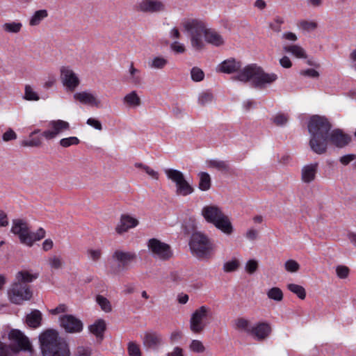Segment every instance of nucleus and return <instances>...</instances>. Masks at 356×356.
Here are the masks:
<instances>
[{
    "mask_svg": "<svg viewBox=\"0 0 356 356\" xmlns=\"http://www.w3.org/2000/svg\"><path fill=\"white\" fill-rule=\"evenodd\" d=\"M234 79L243 82L252 81L255 87L262 88L275 81L277 76L266 73L261 67L253 64L244 67Z\"/></svg>",
    "mask_w": 356,
    "mask_h": 356,
    "instance_id": "nucleus-5",
    "label": "nucleus"
},
{
    "mask_svg": "<svg viewBox=\"0 0 356 356\" xmlns=\"http://www.w3.org/2000/svg\"><path fill=\"white\" fill-rule=\"evenodd\" d=\"M266 294L268 298L275 301L280 302L283 300V293L278 287H273L267 291Z\"/></svg>",
    "mask_w": 356,
    "mask_h": 356,
    "instance_id": "nucleus-40",
    "label": "nucleus"
},
{
    "mask_svg": "<svg viewBox=\"0 0 356 356\" xmlns=\"http://www.w3.org/2000/svg\"><path fill=\"white\" fill-rule=\"evenodd\" d=\"M77 356H90V350L88 348L84 347H79L76 350Z\"/></svg>",
    "mask_w": 356,
    "mask_h": 356,
    "instance_id": "nucleus-64",
    "label": "nucleus"
},
{
    "mask_svg": "<svg viewBox=\"0 0 356 356\" xmlns=\"http://www.w3.org/2000/svg\"><path fill=\"white\" fill-rule=\"evenodd\" d=\"M258 269V262L254 259L249 260L245 264V270L249 274L254 273Z\"/></svg>",
    "mask_w": 356,
    "mask_h": 356,
    "instance_id": "nucleus-54",
    "label": "nucleus"
},
{
    "mask_svg": "<svg viewBox=\"0 0 356 356\" xmlns=\"http://www.w3.org/2000/svg\"><path fill=\"white\" fill-rule=\"evenodd\" d=\"M234 327L235 330L249 334H250L252 328L250 321L243 317L236 318L234 321Z\"/></svg>",
    "mask_w": 356,
    "mask_h": 356,
    "instance_id": "nucleus-30",
    "label": "nucleus"
},
{
    "mask_svg": "<svg viewBox=\"0 0 356 356\" xmlns=\"http://www.w3.org/2000/svg\"><path fill=\"white\" fill-rule=\"evenodd\" d=\"M208 168H213L221 172L227 173L229 172L230 167L227 161L211 159L207 161Z\"/></svg>",
    "mask_w": 356,
    "mask_h": 356,
    "instance_id": "nucleus-27",
    "label": "nucleus"
},
{
    "mask_svg": "<svg viewBox=\"0 0 356 356\" xmlns=\"http://www.w3.org/2000/svg\"><path fill=\"white\" fill-rule=\"evenodd\" d=\"M170 49L177 54H183L186 51L184 45L177 41L171 43Z\"/></svg>",
    "mask_w": 356,
    "mask_h": 356,
    "instance_id": "nucleus-56",
    "label": "nucleus"
},
{
    "mask_svg": "<svg viewBox=\"0 0 356 356\" xmlns=\"http://www.w3.org/2000/svg\"><path fill=\"white\" fill-rule=\"evenodd\" d=\"M102 250L100 248H88L86 250L88 259L92 262H98L102 257Z\"/></svg>",
    "mask_w": 356,
    "mask_h": 356,
    "instance_id": "nucleus-37",
    "label": "nucleus"
},
{
    "mask_svg": "<svg viewBox=\"0 0 356 356\" xmlns=\"http://www.w3.org/2000/svg\"><path fill=\"white\" fill-rule=\"evenodd\" d=\"M205 41L215 47H219L224 44L222 36L216 31L207 28L204 34Z\"/></svg>",
    "mask_w": 356,
    "mask_h": 356,
    "instance_id": "nucleus-25",
    "label": "nucleus"
},
{
    "mask_svg": "<svg viewBox=\"0 0 356 356\" xmlns=\"http://www.w3.org/2000/svg\"><path fill=\"white\" fill-rule=\"evenodd\" d=\"M356 159V155L353 154H346L341 156L339 159L340 162L344 165H348L352 161Z\"/></svg>",
    "mask_w": 356,
    "mask_h": 356,
    "instance_id": "nucleus-60",
    "label": "nucleus"
},
{
    "mask_svg": "<svg viewBox=\"0 0 356 356\" xmlns=\"http://www.w3.org/2000/svg\"><path fill=\"white\" fill-rule=\"evenodd\" d=\"M80 140L77 137L75 136H71L69 138H62L59 141V144L63 147H68L71 145H76L79 144Z\"/></svg>",
    "mask_w": 356,
    "mask_h": 356,
    "instance_id": "nucleus-43",
    "label": "nucleus"
},
{
    "mask_svg": "<svg viewBox=\"0 0 356 356\" xmlns=\"http://www.w3.org/2000/svg\"><path fill=\"white\" fill-rule=\"evenodd\" d=\"M211 314V309L205 305H202L196 309L191 314L189 321L190 330L195 334L202 333L207 324L204 321Z\"/></svg>",
    "mask_w": 356,
    "mask_h": 356,
    "instance_id": "nucleus-10",
    "label": "nucleus"
},
{
    "mask_svg": "<svg viewBox=\"0 0 356 356\" xmlns=\"http://www.w3.org/2000/svg\"><path fill=\"white\" fill-rule=\"evenodd\" d=\"M74 99L83 104H88L97 108L100 107L101 101L92 93L83 91L74 94Z\"/></svg>",
    "mask_w": 356,
    "mask_h": 356,
    "instance_id": "nucleus-19",
    "label": "nucleus"
},
{
    "mask_svg": "<svg viewBox=\"0 0 356 356\" xmlns=\"http://www.w3.org/2000/svg\"><path fill=\"white\" fill-rule=\"evenodd\" d=\"M147 246L152 255L156 259L165 261L172 257L170 246L157 238H152L148 240Z\"/></svg>",
    "mask_w": 356,
    "mask_h": 356,
    "instance_id": "nucleus-12",
    "label": "nucleus"
},
{
    "mask_svg": "<svg viewBox=\"0 0 356 356\" xmlns=\"http://www.w3.org/2000/svg\"><path fill=\"white\" fill-rule=\"evenodd\" d=\"M86 123H87V124L94 127L97 130L101 131L102 129V125L101 122L95 118H88Z\"/></svg>",
    "mask_w": 356,
    "mask_h": 356,
    "instance_id": "nucleus-58",
    "label": "nucleus"
},
{
    "mask_svg": "<svg viewBox=\"0 0 356 356\" xmlns=\"http://www.w3.org/2000/svg\"><path fill=\"white\" fill-rule=\"evenodd\" d=\"M168 61L163 56H155L149 63V66L152 69L161 70L168 64Z\"/></svg>",
    "mask_w": 356,
    "mask_h": 356,
    "instance_id": "nucleus-36",
    "label": "nucleus"
},
{
    "mask_svg": "<svg viewBox=\"0 0 356 356\" xmlns=\"http://www.w3.org/2000/svg\"><path fill=\"white\" fill-rule=\"evenodd\" d=\"M189 349L192 352L197 353H202L205 351V347L203 345L202 342L197 339L192 340L189 345Z\"/></svg>",
    "mask_w": 356,
    "mask_h": 356,
    "instance_id": "nucleus-42",
    "label": "nucleus"
},
{
    "mask_svg": "<svg viewBox=\"0 0 356 356\" xmlns=\"http://www.w3.org/2000/svg\"><path fill=\"white\" fill-rule=\"evenodd\" d=\"M22 24L20 22L13 21L5 22L2 24L3 31L8 34H18L22 29Z\"/></svg>",
    "mask_w": 356,
    "mask_h": 356,
    "instance_id": "nucleus-29",
    "label": "nucleus"
},
{
    "mask_svg": "<svg viewBox=\"0 0 356 356\" xmlns=\"http://www.w3.org/2000/svg\"><path fill=\"white\" fill-rule=\"evenodd\" d=\"M191 78L194 81H200L203 80L204 76L203 71L197 67H195L191 70Z\"/></svg>",
    "mask_w": 356,
    "mask_h": 356,
    "instance_id": "nucleus-51",
    "label": "nucleus"
},
{
    "mask_svg": "<svg viewBox=\"0 0 356 356\" xmlns=\"http://www.w3.org/2000/svg\"><path fill=\"white\" fill-rule=\"evenodd\" d=\"M123 102L131 107H137L141 104L140 98L136 91H132L126 95L123 98Z\"/></svg>",
    "mask_w": 356,
    "mask_h": 356,
    "instance_id": "nucleus-33",
    "label": "nucleus"
},
{
    "mask_svg": "<svg viewBox=\"0 0 356 356\" xmlns=\"http://www.w3.org/2000/svg\"><path fill=\"white\" fill-rule=\"evenodd\" d=\"M60 325L69 333L79 332L83 330L81 321L73 315L65 314L59 318Z\"/></svg>",
    "mask_w": 356,
    "mask_h": 356,
    "instance_id": "nucleus-16",
    "label": "nucleus"
},
{
    "mask_svg": "<svg viewBox=\"0 0 356 356\" xmlns=\"http://www.w3.org/2000/svg\"><path fill=\"white\" fill-rule=\"evenodd\" d=\"M300 74L307 76L313 78H316L319 76V73L314 69H307L300 72Z\"/></svg>",
    "mask_w": 356,
    "mask_h": 356,
    "instance_id": "nucleus-61",
    "label": "nucleus"
},
{
    "mask_svg": "<svg viewBox=\"0 0 356 356\" xmlns=\"http://www.w3.org/2000/svg\"><path fill=\"white\" fill-rule=\"evenodd\" d=\"M49 129L42 132V136L47 140H53L62 133L70 130L68 122L63 120H54L48 123Z\"/></svg>",
    "mask_w": 356,
    "mask_h": 356,
    "instance_id": "nucleus-15",
    "label": "nucleus"
},
{
    "mask_svg": "<svg viewBox=\"0 0 356 356\" xmlns=\"http://www.w3.org/2000/svg\"><path fill=\"white\" fill-rule=\"evenodd\" d=\"M285 269L288 272L295 273L297 272L300 268V265L297 261L293 259H289L285 262Z\"/></svg>",
    "mask_w": 356,
    "mask_h": 356,
    "instance_id": "nucleus-50",
    "label": "nucleus"
},
{
    "mask_svg": "<svg viewBox=\"0 0 356 356\" xmlns=\"http://www.w3.org/2000/svg\"><path fill=\"white\" fill-rule=\"evenodd\" d=\"M241 67V62L230 58L222 62L217 67V70L227 74H232L238 71Z\"/></svg>",
    "mask_w": 356,
    "mask_h": 356,
    "instance_id": "nucleus-24",
    "label": "nucleus"
},
{
    "mask_svg": "<svg viewBox=\"0 0 356 356\" xmlns=\"http://www.w3.org/2000/svg\"><path fill=\"white\" fill-rule=\"evenodd\" d=\"M184 30L189 34L191 44L193 49L200 51L204 48L202 38L207 29V24L199 19H188L182 22Z\"/></svg>",
    "mask_w": 356,
    "mask_h": 356,
    "instance_id": "nucleus-8",
    "label": "nucleus"
},
{
    "mask_svg": "<svg viewBox=\"0 0 356 356\" xmlns=\"http://www.w3.org/2000/svg\"><path fill=\"white\" fill-rule=\"evenodd\" d=\"M143 345L148 348L156 349L163 343L162 336L155 332H147L143 339Z\"/></svg>",
    "mask_w": 356,
    "mask_h": 356,
    "instance_id": "nucleus-22",
    "label": "nucleus"
},
{
    "mask_svg": "<svg viewBox=\"0 0 356 356\" xmlns=\"http://www.w3.org/2000/svg\"><path fill=\"white\" fill-rule=\"evenodd\" d=\"M48 16L47 10L45 9L39 10L35 11L31 16L29 21V24L31 26H35L40 24V22Z\"/></svg>",
    "mask_w": 356,
    "mask_h": 356,
    "instance_id": "nucleus-34",
    "label": "nucleus"
},
{
    "mask_svg": "<svg viewBox=\"0 0 356 356\" xmlns=\"http://www.w3.org/2000/svg\"><path fill=\"white\" fill-rule=\"evenodd\" d=\"M10 232L18 236L21 243L31 247V230L28 223L22 219H14Z\"/></svg>",
    "mask_w": 356,
    "mask_h": 356,
    "instance_id": "nucleus-14",
    "label": "nucleus"
},
{
    "mask_svg": "<svg viewBox=\"0 0 356 356\" xmlns=\"http://www.w3.org/2000/svg\"><path fill=\"white\" fill-rule=\"evenodd\" d=\"M135 10L146 14H160L167 12V5L163 0H140Z\"/></svg>",
    "mask_w": 356,
    "mask_h": 356,
    "instance_id": "nucleus-13",
    "label": "nucleus"
},
{
    "mask_svg": "<svg viewBox=\"0 0 356 356\" xmlns=\"http://www.w3.org/2000/svg\"><path fill=\"white\" fill-rule=\"evenodd\" d=\"M202 215L207 222L213 224L218 229L226 235L234 232V227L229 218L216 205L204 207Z\"/></svg>",
    "mask_w": 356,
    "mask_h": 356,
    "instance_id": "nucleus-6",
    "label": "nucleus"
},
{
    "mask_svg": "<svg viewBox=\"0 0 356 356\" xmlns=\"http://www.w3.org/2000/svg\"><path fill=\"white\" fill-rule=\"evenodd\" d=\"M128 353L129 356H141L140 347L134 341H130L128 343Z\"/></svg>",
    "mask_w": 356,
    "mask_h": 356,
    "instance_id": "nucleus-47",
    "label": "nucleus"
},
{
    "mask_svg": "<svg viewBox=\"0 0 356 356\" xmlns=\"http://www.w3.org/2000/svg\"><path fill=\"white\" fill-rule=\"evenodd\" d=\"M287 289L291 292L296 294L298 297L301 300H304L306 297L305 289L300 285L296 284H289L287 285Z\"/></svg>",
    "mask_w": 356,
    "mask_h": 356,
    "instance_id": "nucleus-39",
    "label": "nucleus"
},
{
    "mask_svg": "<svg viewBox=\"0 0 356 356\" xmlns=\"http://www.w3.org/2000/svg\"><path fill=\"white\" fill-rule=\"evenodd\" d=\"M60 79L63 86L69 91H74L79 85L80 81L77 75L69 67H62Z\"/></svg>",
    "mask_w": 356,
    "mask_h": 356,
    "instance_id": "nucleus-17",
    "label": "nucleus"
},
{
    "mask_svg": "<svg viewBox=\"0 0 356 356\" xmlns=\"http://www.w3.org/2000/svg\"><path fill=\"white\" fill-rule=\"evenodd\" d=\"M213 98V95L209 92H203L200 94L198 97V102L202 106H205L207 104H209L212 102Z\"/></svg>",
    "mask_w": 356,
    "mask_h": 356,
    "instance_id": "nucleus-46",
    "label": "nucleus"
},
{
    "mask_svg": "<svg viewBox=\"0 0 356 356\" xmlns=\"http://www.w3.org/2000/svg\"><path fill=\"white\" fill-rule=\"evenodd\" d=\"M239 266V262L237 260H232L226 262L223 266L225 272H232L236 270Z\"/></svg>",
    "mask_w": 356,
    "mask_h": 356,
    "instance_id": "nucleus-55",
    "label": "nucleus"
},
{
    "mask_svg": "<svg viewBox=\"0 0 356 356\" xmlns=\"http://www.w3.org/2000/svg\"><path fill=\"white\" fill-rule=\"evenodd\" d=\"M16 138L17 134L11 128L8 129V130L2 136V139L4 142L13 140Z\"/></svg>",
    "mask_w": 356,
    "mask_h": 356,
    "instance_id": "nucleus-57",
    "label": "nucleus"
},
{
    "mask_svg": "<svg viewBox=\"0 0 356 356\" xmlns=\"http://www.w3.org/2000/svg\"><path fill=\"white\" fill-rule=\"evenodd\" d=\"M9 339L16 346H12L0 341V356H13L20 350L32 353L33 349L29 338L21 331L13 330L9 333Z\"/></svg>",
    "mask_w": 356,
    "mask_h": 356,
    "instance_id": "nucleus-7",
    "label": "nucleus"
},
{
    "mask_svg": "<svg viewBox=\"0 0 356 356\" xmlns=\"http://www.w3.org/2000/svg\"><path fill=\"white\" fill-rule=\"evenodd\" d=\"M298 26L304 31H311L316 29L318 24L314 21L302 20L299 22Z\"/></svg>",
    "mask_w": 356,
    "mask_h": 356,
    "instance_id": "nucleus-44",
    "label": "nucleus"
},
{
    "mask_svg": "<svg viewBox=\"0 0 356 356\" xmlns=\"http://www.w3.org/2000/svg\"><path fill=\"white\" fill-rule=\"evenodd\" d=\"M37 278V276L26 270L17 273L15 281L8 290L9 300L15 305H22L30 300L33 297V291L28 284Z\"/></svg>",
    "mask_w": 356,
    "mask_h": 356,
    "instance_id": "nucleus-2",
    "label": "nucleus"
},
{
    "mask_svg": "<svg viewBox=\"0 0 356 356\" xmlns=\"http://www.w3.org/2000/svg\"><path fill=\"white\" fill-rule=\"evenodd\" d=\"M67 306L65 304H60L57 306L56 308L50 310V313L53 315H57L61 313H65L67 312Z\"/></svg>",
    "mask_w": 356,
    "mask_h": 356,
    "instance_id": "nucleus-59",
    "label": "nucleus"
},
{
    "mask_svg": "<svg viewBox=\"0 0 356 356\" xmlns=\"http://www.w3.org/2000/svg\"><path fill=\"white\" fill-rule=\"evenodd\" d=\"M42 248L44 252L51 250L54 248L53 241L50 238L44 240L42 243Z\"/></svg>",
    "mask_w": 356,
    "mask_h": 356,
    "instance_id": "nucleus-63",
    "label": "nucleus"
},
{
    "mask_svg": "<svg viewBox=\"0 0 356 356\" xmlns=\"http://www.w3.org/2000/svg\"><path fill=\"white\" fill-rule=\"evenodd\" d=\"M198 176L200 178L199 188L203 191H208L211 185L210 175L207 172H201L198 174Z\"/></svg>",
    "mask_w": 356,
    "mask_h": 356,
    "instance_id": "nucleus-35",
    "label": "nucleus"
},
{
    "mask_svg": "<svg viewBox=\"0 0 356 356\" xmlns=\"http://www.w3.org/2000/svg\"><path fill=\"white\" fill-rule=\"evenodd\" d=\"M165 173L167 177L176 184V193L186 196L193 192V188L185 179L183 173L175 169H166Z\"/></svg>",
    "mask_w": 356,
    "mask_h": 356,
    "instance_id": "nucleus-11",
    "label": "nucleus"
},
{
    "mask_svg": "<svg viewBox=\"0 0 356 356\" xmlns=\"http://www.w3.org/2000/svg\"><path fill=\"white\" fill-rule=\"evenodd\" d=\"M318 166V163H314L306 165L302 168L301 179L304 183L309 184L315 179Z\"/></svg>",
    "mask_w": 356,
    "mask_h": 356,
    "instance_id": "nucleus-23",
    "label": "nucleus"
},
{
    "mask_svg": "<svg viewBox=\"0 0 356 356\" xmlns=\"http://www.w3.org/2000/svg\"><path fill=\"white\" fill-rule=\"evenodd\" d=\"M336 273L340 279H346L349 275L350 269L346 266L341 265L337 266Z\"/></svg>",
    "mask_w": 356,
    "mask_h": 356,
    "instance_id": "nucleus-52",
    "label": "nucleus"
},
{
    "mask_svg": "<svg viewBox=\"0 0 356 356\" xmlns=\"http://www.w3.org/2000/svg\"><path fill=\"white\" fill-rule=\"evenodd\" d=\"M39 341L42 356L70 355L68 345L55 330L44 331L40 335Z\"/></svg>",
    "mask_w": 356,
    "mask_h": 356,
    "instance_id": "nucleus-3",
    "label": "nucleus"
},
{
    "mask_svg": "<svg viewBox=\"0 0 356 356\" xmlns=\"http://www.w3.org/2000/svg\"><path fill=\"white\" fill-rule=\"evenodd\" d=\"M47 263L51 270H58L65 266L63 257L58 254L50 255L47 259Z\"/></svg>",
    "mask_w": 356,
    "mask_h": 356,
    "instance_id": "nucleus-28",
    "label": "nucleus"
},
{
    "mask_svg": "<svg viewBox=\"0 0 356 356\" xmlns=\"http://www.w3.org/2000/svg\"><path fill=\"white\" fill-rule=\"evenodd\" d=\"M331 127L330 123L324 117L314 115L311 118L308 131L310 134L309 146L313 152L318 154L326 152Z\"/></svg>",
    "mask_w": 356,
    "mask_h": 356,
    "instance_id": "nucleus-1",
    "label": "nucleus"
},
{
    "mask_svg": "<svg viewBox=\"0 0 356 356\" xmlns=\"http://www.w3.org/2000/svg\"><path fill=\"white\" fill-rule=\"evenodd\" d=\"M24 99L29 101H38L39 96L35 92L31 86L26 85L25 86Z\"/></svg>",
    "mask_w": 356,
    "mask_h": 356,
    "instance_id": "nucleus-45",
    "label": "nucleus"
},
{
    "mask_svg": "<svg viewBox=\"0 0 356 356\" xmlns=\"http://www.w3.org/2000/svg\"><path fill=\"white\" fill-rule=\"evenodd\" d=\"M41 145L42 141L39 138L24 140L21 142V145L23 147H40Z\"/></svg>",
    "mask_w": 356,
    "mask_h": 356,
    "instance_id": "nucleus-53",
    "label": "nucleus"
},
{
    "mask_svg": "<svg viewBox=\"0 0 356 356\" xmlns=\"http://www.w3.org/2000/svg\"><path fill=\"white\" fill-rule=\"evenodd\" d=\"M90 332L95 335L97 337H99L101 339L103 338V334L106 330V323L102 319H99L94 324L89 326Z\"/></svg>",
    "mask_w": 356,
    "mask_h": 356,
    "instance_id": "nucleus-31",
    "label": "nucleus"
},
{
    "mask_svg": "<svg viewBox=\"0 0 356 356\" xmlns=\"http://www.w3.org/2000/svg\"><path fill=\"white\" fill-rule=\"evenodd\" d=\"M42 319V313L38 309H34L26 315V323L29 327L36 328L41 325Z\"/></svg>",
    "mask_w": 356,
    "mask_h": 356,
    "instance_id": "nucleus-26",
    "label": "nucleus"
},
{
    "mask_svg": "<svg viewBox=\"0 0 356 356\" xmlns=\"http://www.w3.org/2000/svg\"><path fill=\"white\" fill-rule=\"evenodd\" d=\"M144 171L152 179H154L156 180H157L159 179L158 172L155 171L154 169H152L149 166L147 165L146 167H144Z\"/></svg>",
    "mask_w": 356,
    "mask_h": 356,
    "instance_id": "nucleus-62",
    "label": "nucleus"
},
{
    "mask_svg": "<svg viewBox=\"0 0 356 356\" xmlns=\"http://www.w3.org/2000/svg\"><path fill=\"white\" fill-rule=\"evenodd\" d=\"M328 140L337 147L341 148L350 142L351 138L350 136L344 134L342 130L337 129L330 133Z\"/></svg>",
    "mask_w": 356,
    "mask_h": 356,
    "instance_id": "nucleus-20",
    "label": "nucleus"
},
{
    "mask_svg": "<svg viewBox=\"0 0 356 356\" xmlns=\"http://www.w3.org/2000/svg\"><path fill=\"white\" fill-rule=\"evenodd\" d=\"M192 254L201 261H208L213 257L216 245L204 234L194 232L189 241Z\"/></svg>",
    "mask_w": 356,
    "mask_h": 356,
    "instance_id": "nucleus-4",
    "label": "nucleus"
},
{
    "mask_svg": "<svg viewBox=\"0 0 356 356\" xmlns=\"http://www.w3.org/2000/svg\"><path fill=\"white\" fill-rule=\"evenodd\" d=\"M45 231L43 228H40L37 230L36 232H31V247L33 245L35 241H40L44 238L45 236Z\"/></svg>",
    "mask_w": 356,
    "mask_h": 356,
    "instance_id": "nucleus-48",
    "label": "nucleus"
},
{
    "mask_svg": "<svg viewBox=\"0 0 356 356\" xmlns=\"http://www.w3.org/2000/svg\"><path fill=\"white\" fill-rule=\"evenodd\" d=\"M111 258L113 261L112 272L115 275H120L129 269L131 264L136 260L137 255L133 252L116 250L113 252Z\"/></svg>",
    "mask_w": 356,
    "mask_h": 356,
    "instance_id": "nucleus-9",
    "label": "nucleus"
},
{
    "mask_svg": "<svg viewBox=\"0 0 356 356\" xmlns=\"http://www.w3.org/2000/svg\"><path fill=\"white\" fill-rule=\"evenodd\" d=\"M283 50L285 52L291 53L292 55L298 58H307V54L304 49L297 44L286 45L283 47Z\"/></svg>",
    "mask_w": 356,
    "mask_h": 356,
    "instance_id": "nucleus-32",
    "label": "nucleus"
},
{
    "mask_svg": "<svg viewBox=\"0 0 356 356\" xmlns=\"http://www.w3.org/2000/svg\"><path fill=\"white\" fill-rule=\"evenodd\" d=\"M271 332L270 325L265 322L259 323L252 327L250 335L259 341L266 339Z\"/></svg>",
    "mask_w": 356,
    "mask_h": 356,
    "instance_id": "nucleus-21",
    "label": "nucleus"
},
{
    "mask_svg": "<svg viewBox=\"0 0 356 356\" xmlns=\"http://www.w3.org/2000/svg\"><path fill=\"white\" fill-rule=\"evenodd\" d=\"M138 224L139 222L136 218L128 214H122L115 230L118 234L122 235L127 232L129 229L136 227Z\"/></svg>",
    "mask_w": 356,
    "mask_h": 356,
    "instance_id": "nucleus-18",
    "label": "nucleus"
},
{
    "mask_svg": "<svg viewBox=\"0 0 356 356\" xmlns=\"http://www.w3.org/2000/svg\"><path fill=\"white\" fill-rule=\"evenodd\" d=\"M96 301L104 312L109 313L112 311V305L106 298L102 295H97L96 296Z\"/></svg>",
    "mask_w": 356,
    "mask_h": 356,
    "instance_id": "nucleus-38",
    "label": "nucleus"
},
{
    "mask_svg": "<svg viewBox=\"0 0 356 356\" xmlns=\"http://www.w3.org/2000/svg\"><path fill=\"white\" fill-rule=\"evenodd\" d=\"M130 82L134 85H139L141 83V77L140 76V70L135 68L134 64L131 63L129 67Z\"/></svg>",
    "mask_w": 356,
    "mask_h": 356,
    "instance_id": "nucleus-41",
    "label": "nucleus"
},
{
    "mask_svg": "<svg viewBox=\"0 0 356 356\" xmlns=\"http://www.w3.org/2000/svg\"><path fill=\"white\" fill-rule=\"evenodd\" d=\"M288 115L284 113H277L273 118V122L277 126L285 124L288 122Z\"/></svg>",
    "mask_w": 356,
    "mask_h": 356,
    "instance_id": "nucleus-49",
    "label": "nucleus"
}]
</instances>
